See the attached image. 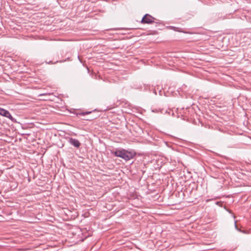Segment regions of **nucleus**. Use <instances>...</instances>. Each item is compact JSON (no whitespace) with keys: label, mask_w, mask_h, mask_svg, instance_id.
<instances>
[{"label":"nucleus","mask_w":251,"mask_h":251,"mask_svg":"<svg viewBox=\"0 0 251 251\" xmlns=\"http://www.w3.org/2000/svg\"><path fill=\"white\" fill-rule=\"evenodd\" d=\"M51 61H50V62H49V64H51Z\"/></svg>","instance_id":"obj_7"},{"label":"nucleus","mask_w":251,"mask_h":251,"mask_svg":"<svg viewBox=\"0 0 251 251\" xmlns=\"http://www.w3.org/2000/svg\"><path fill=\"white\" fill-rule=\"evenodd\" d=\"M69 143L75 148H79L81 145L80 143L77 139L73 138H69L68 140Z\"/></svg>","instance_id":"obj_4"},{"label":"nucleus","mask_w":251,"mask_h":251,"mask_svg":"<svg viewBox=\"0 0 251 251\" xmlns=\"http://www.w3.org/2000/svg\"><path fill=\"white\" fill-rule=\"evenodd\" d=\"M0 115L6 117L13 122H16V120L10 114L9 112L5 109L0 107Z\"/></svg>","instance_id":"obj_2"},{"label":"nucleus","mask_w":251,"mask_h":251,"mask_svg":"<svg viewBox=\"0 0 251 251\" xmlns=\"http://www.w3.org/2000/svg\"><path fill=\"white\" fill-rule=\"evenodd\" d=\"M154 18L149 14H146L142 19L141 23L143 24H151L154 22Z\"/></svg>","instance_id":"obj_3"},{"label":"nucleus","mask_w":251,"mask_h":251,"mask_svg":"<svg viewBox=\"0 0 251 251\" xmlns=\"http://www.w3.org/2000/svg\"><path fill=\"white\" fill-rule=\"evenodd\" d=\"M171 28L173 29L175 31H180L179 30H178V28L177 27H174V26H172L171 27Z\"/></svg>","instance_id":"obj_6"},{"label":"nucleus","mask_w":251,"mask_h":251,"mask_svg":"<svg viewBox=\"0 0 251 251\" xmlns=\"http://www.w3.org/2000/svg\"><path fill=\"white\" fill-rule=\"evenodd\" d=\"M112 153L117 157H119L126 161H128L133 158L135 155L133 151H129L125 149H116L112 151Z\"/></svg>","instance_id":"obj_1"},{"label":"nucleus","mask_w":251,"mask_h":251,"mask_svg":"<svg viewBox=\"0 0 251 251\" xmlns=\"http://www.w3.org/2000/svg\"><path fill=\"white\" fill-rule=\"evenodd\" d=\"M236 223H237V221H235V222H234V224H235V228H236L237 230L240 231H241V230H240L239 229H238V227H237V226Z\"/></svg>","instance_id":"obj_5"}]
</instances>
